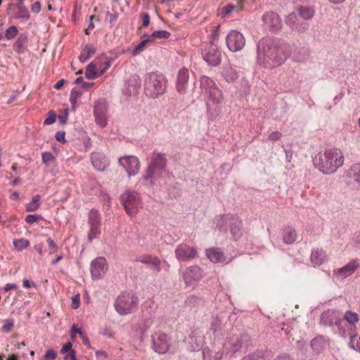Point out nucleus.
Instances as JSON below:
<instances>
[{
	"instance_id": "1",
	"label": "nucleus",
	"mask_w": 360,
	"mask_h": 360,
	"mask_svg": "<svg viewBox=\"0 0 360 360\" xmlns=\"http://www.w3.org/2000/svg\"><path fill=\"white\" fill-rule=\"evenodd\" d=\"M290 46L278 39L265 37L257 43L258 62L264 68L281 65L290 56Z\"/></svg>"
},
{
	"instance_id": "2",
	"label": "nucleus",
	"mask_w": 360,
	"mask_h": 360,
	"mask_svg": "<svg viewBox=\"0 0 360 360\" xmlns=\"http://www.w3.org/2000/svg\"><path fill=\"white\" fill-rule=\"evenodd\" d=\"M314 162L323 173L330 174L343 165L344 155L340 148L328 147L323 153H319L315 157Z\"/></svg>"
},
{
	"instance_id": "3",
	"label": "nucleus",
	"mask_w": 360,
	"mask_h": 360,
	"mask_svg": "<svg viewBox=\"0 0 360 360\" xmlns=\"http://www.w3.org/2000/svg\"><path fill=\"white\" fill-rule=\"evenodd\" d=\"M201 93L207 100V111L213 116H217L219 111L213 110L212 105H217L223 102L222 91L215 84L214 80L207 76H202L200 79Z\"/></svg>"
},
{
	"instance_id": "4",
	"label": "nucleus",
	"mask_w": 360,
	"mask_h": 360,
	"mask_svg": "<svg viewBox=\"0 0 360 360\" xmlns=\"http://www.w3.org/2000/svg\"><path fill=\"white\" fill-rule=\"evenodd\" d=\"M167 162L165 154L157 151L153 152L148 167L143 174V179H158L165 177Z\"/></svg>"
},
{
	"instance_id": "5",
	"label": "nucleus",
	"mask_w": 360,
	"mask_h": 360,
	"mask_svg": "<svg viewBox=\"0 0 360 360\" xmlns=\"http://www.w3.org/2000/svg\"><path fill=\"white\" fill-rule=\"evenodd\" d=\"M167 79L159 72L147 74L144 81V94L150 98H156L165 94L167 89Z\"/></svg>"
},
{
	"instance_id": "6",
	"label": "nucleus",
	"mask_w": 360,
	"mask_h": 360,
	"mask_svg": "<svg viewBox=\"0 0 360 360\" xmlns=\"http://www.w3.org/2000/svg\"><path fill=\"white\" fill-rule=\"evenodd\" d=\"M139 306L138 297L131 291L122 292L114 302L115 311L121 316L129 314Z\"/></svg>"
},
{
	"instance_id": "7",
	"label": "nucleus",
	"mask_w": 360,
	"mask_h": 360,
	"mask_svg": "<svg viewBox=\"0 0 360 360\" xmlns=\"http://www.w3.org/2000/svg\"><path fill=\"white\" fill-rule=\"evenodd\" d=\"M120 200L126 213L131 217H135L142 208V199L139 193L127 190L120 195Z\"/></svg>"
},
{
	"instance_id": "8",
	"label": "nucleus",
	"mask_w": 360,
	"mask_h": 360,
	"mask_svg": "<svg viewBox=\"0 0 360 360\" xmlns=\"http://www.w3.org/2000/svg\"><path fill=\"white\" fill-rule=\"evenodd\" d=\"M217 225L221 231H226L228 226H229L231 233L235 240L242 236L241 221L236 217L231 214L221 216L217 219Z\"/></svg>"
},
{
	"instance_id": "9",
	"label": "nucleus",
	"mask_w": 360,
	"mask_h": 360,
	"mask_svg": "<svg viewBox=\"0 0 360 360\" xmlns=\"http://www.w3.org/2000/svg\"><path fill=\"white\" fill-rule=\"evenodd\" d=\"M213 39L210 43L206 44L202 51L203 59L210 65L217 66L219 65L221 60V53L219 50L215 41L218 39L217 30H215L213 34Z\"/></svg>"
},
{
	"instance_id": "10",
	"label": "nucleus",
	"mask_w": 360,
	"mask_h": 360,
	"mask_svg": "<svg viewBox=\"0 0 360 360\" xmlns=\"http://www.w3.org/2000/svg\"><path fill=\"white\" fill-rule=\"evenodd\" d=\"M118 162L127 172L128 177L137 174L140 170L141 162L136 156H123L119 158Z\"/></svg>"
},
{
	"instance_id": "11",
	"label": "nucleus",
	"mask_w": 360,
	"mask_h": 360,
	"mask_svg": "<svg viewBox=\"0 0 360 360\" xmlns=\"http://www.w3.org/2000/svg\"><path fill=\"white\" fill-rule=\"evenodd\" d=\"M226 44L230 51L236 52L244 47L245 39L240 32L232 30L226 37Z\"/></svg>"
},
{
	"instance_id": "12",
	"label": "nucleus",
	"mask_w": 360,
	"mask_h": 360,
	"mask_svg": "<svg viewBox=\"0 0 360 360\" xmlns=\"http://www.w3.org/2000/svg\"><path fill=\"white\" fill-rule=\"evenodd\" d=\"M96 122L101 127L107 125V103L104 99L98 100L94 107Z\"/></svg>"
},
{
	"instance_id": "13",
	"label": "nucleus",
	"mask_w": 360,
	"mask_h": 360,
	"mask_svg": "<svg viewBox=\"0 0 360 360\" xmlns=\"http://www.w3.org/2000/svg\"><path fill=\"white\" fill-rule=\"evenodd\" d=\"M202 276V270L198 266L188 268L184 274V278L186 287L194 288Z\"/></svg>"
},
{
	"instance_id": "14",
	"label": "nucleus",
	"mask_w": 360,
	"mask_h": 360,
	"mask_svg": "<svg viewBox=\"0 0 360 360\" xmlns=\"http://www.w3.org/2000/svg\"><path fill=\"white\" fill-rule=\"evenodd\" d=\"M108 266L104 257H98L91 263V274L94 279H101L108 271Z\"/></svg>"
},
{
	"instance_id": "15",
	"label": "nucleus",
	"mask_w": 360,
	"mask_h": 360,
	"mask_svg": "<svg viewBox=\"0 0 360 360\" xmlns=\"http://www.w3.org/2000/svg\"><path fill=\"white\" fill-rule=\"evenodd\" d=\"M175 255L179 262H185L197 257V251L193 247L185 243L177 245L175 250Z\"/></svg>"
},
{
	"instance_id": "16",
	"label": "nucleus",
	"mask_w": 360,
	"mask_h": 360,
	"mask_svg": "<svg viewBox=\"0 0 360 360\" xmlns=\"http://www.w3.org/2000/svg\"><path fill=\"white\" fill-rule=\"evenodd\" d=\"M262 20L271 32L278 31L281 27V18L274 11L265 13L262 16Z\"/></svg>"
},
{
	"instance_id": "17",
	"label": "nucleus",
	"mask_w": 360,
	"mask_h": 360,
	"mask_svg": "<svg viewBox=\"0 0 360 360\" xmlns=\"http://www.w3.org/2000/svg\"><path fill=\"white\" fill-rule=\"evenodd\" d=\"M189 70L184 67L181 68L177 74L176 89L180 94H185L188 86Z\"/></svg>"
},
{
	"instance_id": "18",
	"label": "nucleus",
	"mask_w": 360,
	"mask_h": 360,
	"mask_svg": "<svg viewBox=\"0 0 360 360\" xmlns=\"http://www.w3.org/2000/svg\"><path fill=\"white\" fill-rule=\"evenodd\" d=\"M153 349L155 352L163 354L169 350V338L166 334L161 333L157 336H153Z\"/></svg>"
},
{
	"instance_id": "19",
	"label": "nucleus",
	"mask_w": 360,
	"mask_h": 360,
	"mask_svg": "<svg viewBox=\"0 0 360 360\" xmlns=\"http://www.w3.org/2000/svg\"><path fill=\"white\" fill-rule=\"evenodd\" d=\"M135 261L149 266L150 269L155 270L157 272L160 271L161 262L156 256L145 254L137 257Z\"/></svg>"
},
{
	"instance_id": "20",
	"label": "nucleus",
	"mask_w": 360,
	"mask_h": 360,
	"mask_svg": "<svg viewBox=\"0 0 360 360\" xmlns=\"http://www.w3.org/2000/svg\"><path fill=\"white\" fill-rule=\"evenodd\" d=\"M94 167L98 171H104L109 165V161L105 155L100 152H94L91 157Z\"/></svg>"
},
{
	"instance_id": "21",
	"label": "nucleus",
	"mask_w": 360,
	"mask_h": 360,
	"mask_svg": "<svg viewBox=\"0 0 360 360\" xmlns=\"http://www.w3.org/2000/svg\"><path fill=\"white\" fill-rule=\"evenodd\" d=\"M339 321L338 312L335 310L328 309L323 311L321 316V323L324 326L338 324Z\"/></svg>"
},
{
	"instance_id": "22",
	"label": "nucleus",
	"mask_w": 360,
	"mask_h": 360,
	"mask_svg": "<svg viewBox=\"0 0 360 360\" xmlns=\"http://www.w3.org/2000/svg\"><path fill=\"white\" fill-rule=\"evenodd\" d=\"M206 256L214 263H221L225 261V256L224 253L217 248L207 249Z\"/></svg>"
},
{
	"instance_id": "23",
	"label": "nucleus",
	"mask_w": 360,
	"mask_h": 360,
	"mask_svg": "<svg viewBox=\"0 0 360 360\" xmlns=\"http://www.w3.org/2000/svg\"><path fill=\"white\" fill-rule=\"evenodd\" d=\"M359 264L356 259L352 260L344 267L338 269L335 273L343 278L352 275L359 266Z\"/></svg>"
},
{
	"instance_id": "24",
	"label": "nucleus",
	"mask_w": 360,
	"mask_h": 360,
	"mask_svg": "<svg viewBox=\"0 0 360 360\" xmlns=\"http://www.w3.org/2000/svg\"><path fill=\"white\" fill-rule=\"evenodd\" d=\"M327 259L326 251L322 249H314L311 254V261L314 265L319 266Z\"/></svg>"
},
{
	"instance_id": "25",
	"label": "nucleus",
	"mask_w": 360,
	"mask_h": 360,
	"mask_svg": "<svg viewBox=\"0 0 360 360\" xmlns=\"http://www.w3.org/2000/svg\"><path fill=\"white\" fill-rule=\"evenodd\" d=\"M328 342L323 336H317L311 342L312 349L317 354L322 352L327 347Z\"/></svg>"
},
{
	"instance_id": "26",
	"label": "nucleus",
	"mask_w": 360,
	"mask_h": 360,
	"mask_svg": "<svg viewBox=\"0 0 360 360\" xmlns=\"http://www.w3.org/2000/svg\"><path fill=\"white\" fill-rule=\"evenodd\" d=\"M282 236L285 244H292L297 239V232L294 228L286 226L283 231Z\"/></svg>"
},
{
	"instance_id": "27",
	"label": "nucleus",
	"mask_w": 360,
	"mask_h": 360,
	"mask_svg": "<svg viewBox=\"0 0 360 360\" xmlns=\"http://www.w3.org/2000/svg\"><path fill=\"white\" fill-rule=\"evenodd\" d=\"M27 42V34L25 33L20 34L13 45V50L19 53H24Z\"/></svg>"
},
{
	"instance_id": "28",
	"label": "nucleus",
	"mask_w": 360,
	"mask_h": 360,
	"mask_svg": "<svg viewBox=\"0 0 360 360\" xmlns=\"http://www.w3.org/2000/svg\"><path fill=\"white\" fill-rule=\"evenodd\" d=\"M96 49L91 44H86L82 49L79 60L81 63L88 60L93 55L95 54Z\"/></svg>"
},
{
	"instance_id": "29",
	"label": "nucleus",
	"mask_w": 360,
	"mask_h": 360,
	"mask_svg": "<svg viewBox=\"0 0 360 360\" xmlns=\"http://www.w3.org/2000/svg\"><path fill=\"white\" fill-rule=\"evenodd\" d=\"M13 12L15 18L28 19L30 18L27 8L21 4L15 5L13 8Z\"/></svg>"
},
{
	"instance_id": "30",
	"label": "nucleus",
	"mask_w": 360,
	"mask_h": 360,
	"mask_svg": "<svg viewBox=\"0 0 360 360\" xmlns=\"http://www.w3.org/2000/svg\"><path fill=\"white\" fill-rule=\"evenodd\" d=\"M299 15L304 20H310L313 18L315 13L314 8L310 6H300L297 8Z\"/></svg>"
},
{
	"instance_id": "31",
	"label": "nucleus",
	"mask_w": 360,
	"mask_h": 360,
	"mask_svg": "<svg viewBox=\"0 0 360 360\" xmlns=\"http://www.w3.org/2000/svg\"><path fill=\"white\" fill-rule=\"evenodd\" d=\"M346 176L353 180H360V163L352 165L346 172Z\"/></svg>"
},
{
	"instance_id": "32",
	"label": "nucleus",
	"mask_w": 360,
	"mask_h": 360,
	"mask_svg": "<svg viewBox=\"0 0 360 360\" xmlns=\"http://www.w3.org/2000/svg\"><path fill=\"white\" fill-rule=\"evenodd\" d=\"M82 94V91L78 88H73L72 89L70 95V102L72 111H75L78 107L77 100L81 97Z\"/></svg>"
},
{
	"instance_id": "33",
	"label": "nucleus",
	"mask_w": 360,
	"mask_h": 360,
	"mask_svg": "<svg viewBox=\"0 0 360 360\" xmlns=\"http://www.w3.org/2000/svg\"><path fill=\"white\" fill-rule=\"evenodd\" d=\"M344 319L351 326L350 330L352 328H356V324L359 322V315L353 311H347L344 315Z\"/></svg>"
},
{
	"instance_id": "34",
	"label": "nucleus",
	"mask_w": 360,
	"mask_h": 360,
	"mask_svg": "<svg viewBox=\"0 0 360 360\" xmlns=\"http://www.w3.org/2000/svg\"><path fill=\"white\" fill-rule=\"evenodd\" d=\"M97 64L94 62L91 63L86 67L85 71V77L89 79H95L101 75H99V72L96 70Z\"/></svg>"
},
{
	"instance_id": "35",
	"label": "nucleus",
	"mask_w": 360,
	"mask_h": 360,
	"mask_svg": "<svg viewBox=\"0 0 360 360\" xmlns=\"http://www.w3.org/2000/svg\"><path fill=\"white\" fill-rule=\"evenodd\" d=\"M146 39H143L138 45H136L133 51V53L134 56H136L141 53L146 47V46L150 43L153 42L152 39L149 37V35L144 34L143 37H146Z\"/></svg>"
},
{
	"instance_id": "36",
	"label": "nucleus",
	"mask_w": 360,
	"mask_h": 360,
	"mask_svg": "<svg viewBox=\"0 0 360 360\" xmlns=\"http://www.w3.org/2000/svg\"><path fill=\"white\" fill-rule=\"evenodd\" d=\"M210 329L215 336L222 334L223 324L221 319L215 318L211 323Z\"/></svg>"
},
{
	"instance_id": "37",
	"label": "nucleus",
	"mask_w": 360,
	"mask_h": 360,
	"mask_svg": "<svg viewBox=\"0 0 360 360\" xmlns=\"http://www.w3.org/2000/svg\"><path fill=\"white\" fill-rule=\"evenodd\" d=\"M222 356L223 353L221 352H217L212 354L208 348H205L202 350L203 360H221Z\"/></svg>"
},
{
	"instance_id": "38",
	"label": "nucleus",
	"mask_w": 360,
	"mask_h": 360,
	"mask_svg": "<svg viewBox=\"0 0 360 360\" xmlns=\"http://www.w3.org/2000/svg\"><path fill=\"white\" fill-rule=\"evenodd\" d=\"M271 358L270 353L266 350H257L254 352L249 360H269Z\"/></svg>"
},
{
	"instance_id": "39",
	"label": "nucleus",
	"mask_w": 360,
	"mask_h": 360,
	"mask_svg": "<svg viewBox=\"0 0 360 360\" xmlns=\"http://www.w3.org/2000/svg\"><path fill=\"white\" fill-rule=\"evenodd\" d=\"M223 76L227 82H231L237 79L238 73L233 68L229 67L224 70Z\"/></svg>"
},
{
	"instance_id": "40",
	"label": "nucleus",
	"mask_w": 360,
	"mask_h": 360,
	"mask_svg": "<svg viewBox=\"0 0 360 360\" xmlns=\"http://www.w3.org/2000/svg\"><path fill=\"white\" fill-rule=\"evenodd\" d=\"M236 7L232 4H228L223 6L219 12V15L221 18L229 17L230 14L236 10Z\"/></svg>"
},
{
	"instance_id": "41",
	"label": "nucleus",
	"mask_w": 360,
	"mask_h": 360,
	"mask_svg": "<svg viewBox=\"0 0 360 360\" xmlns=\"http://www.w3.org/2000/svg\"><path fill=\"white\" fill-rule=\"evenodd\" d=\"M349 346L353 349L360 352V335H350Z\"/></svg>"
},
{
	"instance_id": "42",
	"label": "nucleus",
	"mask_w": 360,
	"mask_h": 360,
	"mask_svg": "<svg viewBox=\"0 0 360 360\" xmlns=\"http://www.w3.org/2000/svg\"><path fill=\"white\" fill-rule=\"evenodd\" d=\"M13 245L18 251H22L30 245V242L27 239L20 238L13 240Z\"/></svg>"
},
{
	"instance_id": "43",
	"label": "nucleus",
	"mask_w": 360,
	"mask_h": 360,
	"mask_svg": "<svg viewBox=\"0 0 360 360\" xmlns=\"http://www.w3.org/2000/svg\"><path fill=\"white\" fill-rule=\"evenodd\" d=\"M171 34L166 30H157L152 33L151 35H149L153 42L155 39H168L170 37Z\"/></svg>"
},
{
	"instance_id": "44",
	"label": "nucleus",
	"mask_w": 360,
	"mask_h": 360,
	"mask_svg": "<svg viewBox=\"0 0 360 360\" xmlns=\"http://www.w3.org/2000/svg\"><path fill=\"white\" fill-rule=\"evenodd\" d=\"M101 226L90 225V230L88 233V239L89 241H92L93 239L96 238L101 233Z\"/></svg>"
},
{
	"instance_id": "45",
	"label": "nucleus",
	"mask_w": 360,
	"mask_h": 360,
	"mask_svg": "<svg viewBox=\"0 0 360 360\" xmlns=\"http://www.w3.org/2000/svg\"><path fill=\"white\" fill-rule=\"evenodd\" d=\"M89 225L101 226V219L98 211L91 210L89 213Z\"/></svg>"
},
{
	"instance_id": "46",
	"label": "nucleus",
	"mask_w": 360,
	"mask_h": 360,
	"mask_svg": "<svg viewBox=\"0 0 360 360\" xmlns=\"http://www.w3.org/2000/svg\"><path fill=\"white\" fill-rule=\"evenodd\" d=\"M98 59L104 61L105 66L99 71V75H103L111 66L112 60L105 55H101Z\"/></svg>"
},
{
	"instance_id": "47",
	"label": "nucleus",
	"mask_w": 360,
	"mask_h": 360,
	"mask_svg": "<svg viewBox=\"0 0 360 360\" xmlns=\"http://www.w3.org/2000/svg\"><path fill=\"white\" fill-rule=\"evenodd\" d=\"M18 28L13 25L9 27L5 32V37L7 39H11L14 38L18 34Z\"/></svg>"
},
{
	"instance_id": "48",
	"label": "nucleus",
	"mask_w": 360,
	"mask_h": 360,
	"mask_svg": "<svg viewBox=\"0 0 360 360\" xmlns=\"http://www.w3.org/2000/svg\"><path fill=\"white\" fill-rule=\"evenodd\" d=\"M11 169L14 174H11V178H13L15 181L19 180V175L25 172V168L18 167L17 166L15 165H13Z\"/></svg>"
},
{
	"instance_id": "49",
	"label": "nucleus",
	"mask_w": 360,
	"mask_h": 360,
	"mask_svg": "<svg viewBox=\"0 0 360 360\" xmlns=\"http://www.w3.org/2000/svg\"><path fill=\"white\" fill-rule=\"evenodd\" d=\"M296 20H297V15L295 13H290L285 18V22L286 24L291 27L292 29L294 28V27L296 25Z\"/></svg>"
},
{
	"instance_id": "50",
	"label": "nucleus",
	"mask_w": 360,
	"mask_h": 360,
	"mask_svg": "<svg viewBox=\"0 0 360 360\" xmlns=\"http://www.w3.org/2000/svg\"><path fill=\"white\" fill-rule=\"evenodd\" d=\"M44 163L49 164L54 160L53 154L50 152H44L41 155Z\"/></svg>"
},
{
	"instance_id": "51",
	"label": "nucleus",
	"mask_w": 360,
	"mask_h": 360,
	"mask_svg": "<svg viewBox=\"0 0 360 360\" xmlns=\"http://www.w3.org/2000/svg\"><path fill=\"white\" fill-rule=\"evenodd\" d=\"M56 115L53 111H50L48 117L44 120V124L51 125L56 122Z\"/></svg>"
},
{
	"instance_id": "52",
	"label": "nucleus",
	"mask_w": 360,
	"mask_h": 360,
	"mask_svg": "<svg viewBox=\"0 0 360 360\" xmlns=\"http://www.w3.org/2000/svg\"><path fill=\"white\" fill-rule=\"evenodd\" d=\"M57 357V352L52 349H48L44 355L45 360H55Z\"/></svg>"
},
{
	"instance_id": "53",
	"label": "nucleus",
	"mask_w": 360,
	"mask_h": 360,
	"mask_svg": "<svg viewBox=\"0 0 360 360\" xmlns=\"http://www.w3.org/2000/svg\"><path fill=\"white\" fill-rule=\"evenodd\" d=\"M47 243L49 245V248L50 250V254H54L58 251V246L52 238H49L47 239Z\"/></svg>"
},
{
	"instance_id": "54",
	"label": "nucleus",
	"mask_w": 360,
	"mask_h": 360,
	"mask_svg": "<svg viewBox=\"0 0 360 360\" xmlns=\"http://www.w3.org/2000/svg\"><path fill=\"white\" fill-rule=\"evenodd\" d=\"M281 136H282V134L281 131H274L269 134L267 140L275 141L279 140L281 139Z\"/></svg>"
},
{
	"instance_id": "55",
	"label": "nucleus",
	"mask_w": 360,
	"mask_h": 360,
	"mask_svg": "<svg viewBox=\"0 0 360 360\" xmlns=\"http://www.w3.org/2000/svg\"><path fill=\"white\" fill-rule=\"evenodd\" d=\"M80 304V296L79 294L72 297V308L77 309L79 308Z\"/></svg>"
},
{
	"instance_id": "56",
	"label": "nucleus",
	"mask_w": 360,
	"mask_h": 360,
	"mask_svg": "<svg viewBox=\"0 0 360 360\" xmlns=\"http://www.w3.org/2000/svg\"><path fill=\"white\" fill-rule=\"evenodd\" d=\"M309 25L307 23H296L295 26L294 27L293 30H295L296 31L299 32H304L308 29Z\"/></svg>"
},
{
	"instance_id": "57",
	"label": "nucleus",
	"mask_w": 360,
	"mask_h": 360,
	"mask_svg": "<svg viewBox=\"0 0 360 360\" xmlns=\"http://www.w3.org/2000/svg\"><path fill=\"white\" fill-rule=\"evenodd\" d=\"M13 328V322L12 320H7L2 327V331L9 333Z\"/></svg>"
},
{
	"instance_id": "58",
	"label": "nucleus",
	"mask_w": 360,
	"mask_h": 360,
	"mask_svg": "<svg viewBox=\"0 0 360 360\" xmlns=\"http://www.w3.org/2000/svg\"><path fill=\"white\" fill-rule=\"evenodd\" d=\"M39 207V203L30 202L26 205L25 209L27 212H34Z\"/></svg>"
},
{
	"instance_id": "59",
	"label": "nucleus",
	"mask_w": 360,
	"mask_h": 360,
	"mask_svg": "<svg viewBox=\"0 0 360 360\" xmlns=\"http://www.w3.org/2000/svg\"><path fill=\"white\" fill-rule=\"evenodd\" d=\"M77 334H79L80 335H83L82 330L80 328H78L76 325H73L70 330L71 338H75Z\"/></svg>"
},
{
	"instance_id": "60",
	"label": "nucleus",
	"mask_w": 360,
	"mask_h": 360,
	"mask_svg": "<svg viewBox=\"0 0 360 360\" xmlns=\"http://www.w3.org/2000/svg\"><path fill=\"white\" fill-rule=\"evenodd\" d=\"M39 219V216L36 214H28L25 217V221L29 224H33Z\"/></svg>"
},
{
	"instance_id": "61",
	"label": "nucleus",
	"mask_w": 360,
	"mask_h": 360,
	"mask_svg": "<svg viewBox=\"0 0 360 360\" xmlns=\"http://www.w3.org/2000/svg\"><path fill=\"white\" fill-rule=\"evenodd\" d=\"M65 131H59L56 133L55 138L58 141L61 142V143H65L66 141L65 139Z\"/></svg>"
},
{
	"instance_id": "62",
	"label": "nucleus",
	"mask_w": 360,
	"mask_h": 360,
	"mask_svg": "<svg viewBox=\"0 0 360 360\" xmlns=\"http://www.w3.org/2000/svg\"><path fill=\"white\" fill-rule=\"evenodd\" d=\"M72 345L70 342H67L65 344L63 347L60 349L61 354H65L67 352H70L72 349Z\"/></svg>"
},
{
	"instance_id": "63",
	"label": "nucleus",
	"mask_w": 360,
	"mask_h": 360,
	"mask_svg": "<svg viewBox=\"0 0 360 360\" xmlns=\"http://www.w3.org/2000/svg\"><path fill=\"white\" fill-rule=\"evenodd\" d=\"M107 17L108 18V20L110 24L113 25L117 20V13H110L108 12L106 13Z\"/></svg>"
},
{
	"instance_id": "64",
	"label": "nucleus",
	"mask_w": 360,
	"mask_h": 360,
	"mask_svg": "<svg viewBox=\"0 0 360 360\" xmlns=\"http://www.w3.org/2000/svg\"><path fill=\"white\" fill-rule=\"evenodd\" d=\"M65 360H76V354L74 350H71L64 357Z\"/></svg>"
}]
</instances>
